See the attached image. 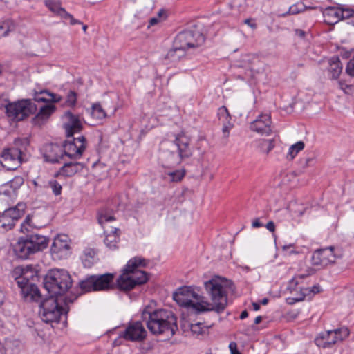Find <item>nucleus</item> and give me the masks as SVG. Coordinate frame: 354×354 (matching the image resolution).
Returning <instances> with one entry per match:
<instances>
[{"mask_svg":"<svg viewBox=\"0 0 354 354\" xmlns=\"http://www.w3.org/2000/svg\"><path fill=\"white\" fill-rule=\"evenodd\" d=\"M230 281L216 276L204 283L205 289L210 298L207 301L192 287L179 288L173 295L174 299L183 307L192 308L197 312L214 311L221 313L227 306V290Z\"/></svg>","mask_w":354,"mask_h":354,"instance_id":"nucleus-1","label":"nucleus"},{"mask_svg":"<svg viewBox=\"0 0 354 354\" xmlns=\"http://www.w3.org/2000/svg\"><path fill=\"white\" fill-rule=\"evenodd\" d=\"M142 319L149 331L154 335L167 334L172 336L178 330L177 318L169 310H152L151 307L147 306L142 313Z\"/></svg>","mask_w":354,"mask_h":354,"instance_id":"nucleus-2","label":"nucleus"},{"mask_svg":"<svg viewBox=\"0 0 354 354\" xmlns=\"http://www.w3.org/2000/svg\"><path fill=\"white\" fill-rule=\"evenodd\" d=\"M87 147V142L84 136H81L72 140H67L62 146L57 144H50L46 146L44 158L47 162L55 163L64 159L65 156L72 160L80 159Z\"/></svg>","mask_w":354,"mask_h":354,"instance_id":"nucleus-3","label":"nucleus"},{"mask_svg":"<svg viewBox=\"0 0 354 354\" xmlns=\"http://www.w3.org/2000/svg\"><path fill=\"white\" fill-rule=\"evenodd\" d=\"M147 264V260L140 257L129 259L116 281L118 288L127 291L145 283L149 279L147 273L140 268L145 267Z\"/></svg>","mask_w":354,"mask_h":354,"instance_id":"nucleus-4","label":"nucleus"},{"mask_svg":"<svg viewBox=\"0 0 354 354\" xmlns=\"http://www.w3.org/2000/svg\"><path fill=\"white\" fill-rule=\"evenodd\" d=\"M29 145L27 138H17L13 145L4 149L1 157L2 165L8 170H15L26 161L25 151Z\"/></svg>","mask_w":354,"mask_h":354,"instance_id":"nucleus-5","label":"nucleus"},{"mask_svg":"<svg viewBox=\"0 0 354 354\" xmlns=\"http://www.w3.org/2000/svg\"><path fill=\"white\" fill-rule=\"evenodd\" d=\"M69 273L64 270H53L44 279V286L50 296L57 297L65 294L72 286Z\"/></svg>","mask_w":354,"mask_h":354,"instance_id":"nucleus-6","label":"nucleus"},{"mask_svg":"<svg viewBox=\"0 0 354 354\" xmlns=\"http://www.w3.org/2000/svg\"><path fill=\"white\" fill-rule=\"evenodd\" d=\"M49 240L44 236L31 234L26 238H21L14 245V252L18 258L26 259L30 254L46 248Z\"/></svg>","mask_w":354,"mask_h":354,"instance_id":"nucleus-7","label":"nucleus"},{"mask_svg":"<svg viewBox=\"0 0 354 354\" xmlns=\"http://www.w3.org/2000/svg\"><path fill=\"white\" fill-rule=\"evenodd\" d=\"M205 36L198 30H185L180 32L175 39V48L170 50L167 57L174 58V55L178 50H186L192 48L201 46L205 42Z\"/></svg>","mask_w":354,"mask_h":354,"instance_id":"nucleus-8","label":"nucleus"},{"mask_svg":"<svg viewBox=\"0 0 354 354\" xmlns=\"http://www.w3.org/2000/svg\"><path fill=\"white\" fill-rule=\"evenodd\" d=\"M174 144L176 147V151L163 153V158L169 165H178L185 158H188L192 155V151L189 147L190 138L185 132L181 131L174 135Z\"/></svg>","mask_w":354,"mask_h":354,"instance_id":"nucleus-9","label":"nucleus"},{"mask_svg":"<svg viewBox=\"0 0 354 354\" xmlns=\"http://www.w3.org/2000/svg\"><path fill=\"white\" fill-rule=\"evenodd\" d=\"M39 316L46 323L58 322L62 315L67 310L59 304L57 297L50 296L40 304Z\"/></svg>","mask_w":354,"mask_h":354,"instance_id":"nucleus-10","label":"nucleus"},{"mask_svg":"<svg viewBox=\"0 0 354 354\" xmlns=\"http://www.w3.org/2000/svg\"><path fill=\"white\" fill-rule=\"evenodd\" d=\"M8 118L13 120L21 121L36 112L37 106L31 100H21L10 102L5 106Z\"/></svg>","mask_w":354,"mask_h":354,"instance_id":"nucleus-11","label":"nucleus"},{"mask_svg":"<svg viewBox=\"0 0 354 354\" xmlns=\"http://www.w3.org/2000/svg\"><path fill=\"white\" fill-rule=\"evenodd\" d=\"M114 277L111 273L91 275L82 281L80 286L85 292L108 290L113 288Z\"/></svg>","mask_w":354,"mask_h":354,"instance_id":"nucleus-12","label":"nucleus"},{"mask_svg":"<svg viewBox=\"0 0 354 354\" xmlns=\"http://www.w3.org/2000/svg\"><path fill=\"white\" fill-rule=\"evenodd\" d=\"M310 274H298L294 277L289 282V288L292 292H295V297L292 299L295 301H301L308 297L309 299L316 293L320 292V287L318 285L313 286L311 288L301 286L303 281L308 278Z\"/></svg>","mask_w":354,"mask_h":354,"instance_id":"nucleus-13","label":"nucleus"},{"mask_svg":"<svg viewBox=\"0 0 354 354\" xmlns=\"http://www.w3.org/2000/svg\"><path fill=\"white\" fill-rule=\"evenodd\" d=\"M349 333L350 332L348 328L341 327L322 333L315 339V342L317 346L323 348H328L347 338Z\"/></svg>","mask_w":354,"mask_h":354,"instance_id":"nucleus-14","label":"nucleus"},{"mask_svg":"<svg viewBox=\"0 0 354 354\" xmlns=\"http://www.w3.org/2000/svg\"><path fill=\"white\" fill-rule=\"evenodd\" d=\"M25 208L24 203H18L15 207L6 209L0 215V227L6 230L12 229L16 221L23 216Z\"/></svg>","mask_w":354,"mask_h":354,"instance_id":"nucleus-15","label":"nucleus"},{"mask_svg":"<svg viewBox=\"0 0 354 354\" xmlns=\"http://www.w3.org/2000/svg\"><path fill=\"white\" fill-rule=\"evenodd\" d=\"M71 239L66 234H58L55 237L50 248L54 259H66L70 254Z\"/></svg>","mask_w":354,"mask_h":354,"instance_id":"nucleus-16","label":"nucleus"},{"mask_svg":"<svg viewBox=\"0 0 354 354\" xmlns=\"http://www.w3.org/2000/svg\"><path fill=\"white\" fill-rule=\"evenodd\" d=\"M13 275L17 285L35 283V281H38L37 271L32 265L16 267L14 269Z\"/></svg>","mask_w":354,"mask_h":354,"instance_id":"nucleus-17","label":"nucleus"},{"mask_svg":"<svg viewBox=\"0 0 354 354\" xmlns=\"http://www.w3.org/2000/svg\"><path fill=\"white\" fill-rule=\"evenodd\" d=\"M338 257L334 253V248L329 247L316 250L312 256V263L315 266H326L334 263Z\"/></svg>","mask_w":354,"mask_h":354,"instance_id":"nucleus-18","label":"nucleus"},{"mask_svg":"<svg viewBox=\"0 0 354 354\" xmlns=\"http://www.w3.org/2000/svg\"><path fill=\"white\" fill-rule=\"evenodd\" d=\"M272 121L270 114L259 115L255 120L250 123V129L261 136H268L272 133Z\"/></svg>","mask_w":354,"mask_h":354,"instance_id":"nucleus-19","label":"nucleus"},{"mask_svg":"<svg viewBox=\"0 0 354 354\" xmlns=\"http://www.w3.org/2000/svg\"><path fill=\"white\" fill-rule=\"evenodd\" d=\"M63 118L64 119V128L66 131L67 140H72L73 135L82 131L83 126L79 117L73 114L71 111H66Z\"/></svg>","mask_w":354,"mask_h":354,"instance_id":"nucleus-20","label":"nucleus"},{"mask_svg":"<svg viewBox=\"0 0 354 354\" xmlns=\"http://www.w3.org/2000/svg\"><path fill=\"white\" fill-rule=\"evenodd\" d=\"M120 336L126 340L140 342L146 337L147 331L140 322H136L130 324Z\"/></svg>","mask_w":354,"mask_h":354,"instance_id":"nucleus-21","label":"nucleus"},{"mask_svg":"<svg viewBox=\"0 0 354 354\" xmlns=\"http://www.w3.org/2000/svg\"><path fill=\"white\" fill-rule=\"evenodd\" d=\"M84 167V165L77 161H71L65 162L59 170L55 174V177L63 176L65 177H71L76 173L81 171Z\"/></svg>","mask_w":354,"mask_h":354,"instance_id":"nucleus-22","label":"nucleus"},{"mask_svg":"<svg viewBox=\"0 0 354 354\" xmlns=\"http://www.w3.org/2000/svg\"><path fill=\"white\" fill-rule=\"evenodd\" d=\"M23 297L28 301H38L41 298L40 292L35 283L18 285Z\"/></svg>","mask_w":354,"mask_h":354,"instance_id":"nucleus-23","label":"nucleus"},{"mask_svg":"<svg viewBox=\"0 0 354 354\" xmlns=\"http://www.w3.org/2000/svg\"><path fill=\"white\" fill-rule=\"evenodd\" d=\"M55 111V105L52 104H45L39 108V112L33 118L35 124L42 125Z\"/></svg>","mask_w":354,"mask_h":354,"instance_id":"nucleus-24","label":"nucleus"},{"mask_svg":"<svg viewBox=\"0 0 354 354\" xmlns=\"http://www.w3.org/2000/svg\"><path fill=\"white\" fill-rule=\"evenodd\" d=\"M105 239L104 243L110 250H115L118 248L120 240V230L114 227L111 230L104 229Z\"/></svg>","mask_w":354,"mask_h":354,"instance_id":"nucleus-25","label":"nucleus"},{"mask_svg":"<svg viewBox=\"0 0 354 354\" xmlns=\"http://www.w3.org/2000/svg\"><path fill=\"white\" fill-rule=\"evenodd\" d=\"M342 71V65L338 57H333L329 60L328 72L333 79H337Z\"/></svg>","mask_w":354,"mask_h":354,"instance_id":"nucleus-26","label":"nucleus"},{"mask_svg":"<svg viewBox=\"0 0 354 354\" xmlns=\"http://www.w3.org/2000/svg\"><path fill=\"white\" fill-rule=\"evenodd\" d=\"M62 100L60 95L50 93L47 91H42L39 94L35 95L34 100L37 102H44L50 101L53 102H59Z\"/></svg>","mask_w":354,"mask_h":354,"instance_id":"nucleus-27","label":"nucleus"},{"mask_svg":"<svg viewBox=\"0 0 354 354\" xmlns=\"http://www.w3.org/2000/svg\"><path fill=\"white\" fill-rule=\"evenodd\" d=\"M91 117L97 121H102L107 117V113L100 103H94L91 106Z\"/></svg>","mask_w":354,"mask_h":354,"instance_id":"nucleus-28","label":"nucleus"},{"mask_svg":"<svg viewBox=\"0 0 354 354\" xmlns=\"http://www.w3.org/2000/svg\"><path fill=\"white\" fill-rule=\"evenodd\" d=\"M326 16L333 17V20L328 21L330 24H336L339 20L344 19V10L339 8H328L326 11Z\"/></svg>","mask_w":354,"mask_h":354,"instance_id":"nucleus-29","label":"nucleus"},{"mask_svg":"<svg viewBox=\"0 0 354 354\" xmlns=\"http://www.w3.org/2000/svg\"><path fill=\"white\" fill-rule=\"evenodd\" d=\"M115 220L113 214L106 209H101L98 213V222L104 228L106 229V225L112 221Z\"/></svg>","mask_w":354,"mask_h":354,"instance_id":"nucleus-30","label":"nucleus"},{"mask_svg":"<svg viewBox=\"0 0 354 354\" xmlns=\"http://www.w3.org/2000/svg\"><path fill=\"white\" fill-rule=\"evenodd\" d=\"M273 140H261L258 144V149L262 153L268 154L274 148Z\"/></svg>","mask_w":354,"mask_h":354,"instance_id":"nucleus-31","label":"nucleus"},{"mask_svg":"<svg viewBox=\"0 0 354 354\" xmlns=\"http://www.w3.org/2000/svg\"><path fill=\"white\" fill-rule=\"evenodd\" d=\"M304 148V143L302 141H299L297 143L290 146L288 149L287 158L289 160H292L297 154Z\"/></svg>","mask_w":354,"mask_h":354,"instance_id":"nucleus-32","label":"nucleus"},{"mask_svg":"<svg viewBox=\"0 0 354 354\" xmlns=\"http://www.w3.org/2000/svg\"><path fill=\"white\" fill-rule=\"evenodd\" d=\"M45 3L50 11L57 15L62 16L64 15V14H66V10L64 8H62L58 3L55 1H46Z\"/></svg>","mask_w":354,"mask_h":354,"instance_id":"nucleus-33","label":"nucleus"},{"mask_svg":"<svg viewBox=\"0 0 354 354\" xmlns=\"http://www.w3.org/2000/svg\"><path fill=\"white\" fill-rule=\"evenodd\" d=\"M15 29V24L12 21L7 20L0 24V38L8 35L9 32Z\"/></svg>","mask_w":354,"mask_h":354,"instance_id":"nucleus-34","label":"nucleus"},{"mask_svg":"<svg viewBox=\"0 0 354 354\" xmlns=\"http://www.w3.org/2000/svg\"><path fill=\"white\" fill-rule=\"evenodd\" d=\"M190 330L193 335L198 336L205 333L207 331V328L205 327L202 323L197 322L190 325Z\"/></svg>","mask_w":354,"mask_h":354,"instance_id":"nucleus-35","label":"nucleus"},{"mask_svg":"<svg viewBox=\"0 0 354 354\" xmlns=\"http://www.w3.org/2000/svg\"><path fill=\"white\" fill-rule=\"evenodd\" d=\"M77 103V93L73 91H70L66 95L65 104L69 107H74Z\"/></svg>","mask_w":354,"mask_h":354,"instance_id":"nucleus-36","label":"nucleus"},{"mask_svg":"<svg viewBox=\"0 0 354 354\" xmlns=\"http://www.w3.org/2000/svg\"><path fill=\"white\" fill-rule=\"evenodd\" d=\"M218 115L220 120H222L223 122H230L231 116L227 109L225 106H221L218 109Z\"/></svg>","mask_w":354,"mask_h":354,"instance_id":"nucleus-37","label":"nucleus"},{"mask_svg":"<svg viewBox=\"0 0 354 354\" xmlns=\"http://www.w3.org/2000/svg\"><path fill=\"white\" fill-rule=\"evenodd\" d=\"M49 187L51 188L53 193L55 196H59L62 193V185L55 180H50L48 183Z\"/></svg>","mask_w":354,"mask_h":354,"instance_id":"nucleus-38","label":"nucleus"},{"mask_svg":"<svg viewBox=\"0 0 354 354\" xmlns=\"http://www.w3.org/2000/svg\"><path fill=\"white\" fill-rule=\"evenodd\" d=\"M339 88L342 90L346 94L351 95L354 91V86L352 84H348L344 81L338 82Z\"/></svg>","mask_w":354,"mask_h":354,"instance_id":"nucleus-39","label":"nucleus"},{"mask_svg":"<svg viewBox=\"0 0 354 354\" xmlns=\"http://www.w3.org/2000/svg\"><path fill=\"white\" fill-rule=\"evenodd\" d=\"M168 175L171 177V181L178 182L183 179L185 176V171L183 170H176L168 173Z\"/></svg>","mask_w":354,"mask_h":354,"instance_id":"nucleus-40","label":"nucleus"},{"mask_svg":"<svg viewBox=\"0 0 354 354\" xmlns=\"http://www.w3.org/2000/svg\"><path fill=\"white\" fill-rule=\"evenodd\" d=\"M24 184V178L20 176H15L11 181V187L17 189Z\"/></svg>","mask_w":354,"mask_h":354,"instance_id":"nucleus-41","label":"nucleus"},{"mask_svg":"<svg viewBox=\"0 0 354 354\" xmlns=\"http://www.w3.org/2000/svg\"><path fill=\"white\" fill-rule=\"evenodd\" d=\"M346 71L349 75L354 76V57L348 62Z\"/></svg>","mask_w":354,"mask_h":354,"instance_id":"nucleus-42","label":"nucleus"},{"mask_svg":"<svg viewBox=\"0 0 354 354\" xmlns=\"http://www.w3.org/2000/svg\"><path fill=\"white\" fill-rule=\"evenodd\" d=\"M233 125L230 122H223L222 127V131L224 134V137L227 138L229 136L230 130L232 128Z\"/></svg>","mask_w":354,"mask_h":354,"instance_id":"nucleus-43","label":"nucleus"},{"mask_svg":"<svg viewBox=\"0 0 354 354\" xmlns=\"http://www.w3.org/2000/svg\"><path fill=\"white\" fill-rule=\"evenodd\" d=\"M88 254H89L91 257H85V259H84V264L86 266H90L91 264L93 263V260L94 258L93 255H95V252L93 250H90Z\"/></svg>","mask_w":354,"mask_h":354,"instance_id":"nucleus-44","label":"nucleus"},{"mask_svg":"<svg viewBox=\"0 0 354 354\" xmlns=\"http://www.w3.org/2000/svg\"><path fill=\"white\" fill-rule=\"evenodd\" d=\"M229 348L230 350L231 354H241V353L237 349V344L236 342H230Z\"/></svg>","mask_w":354,"mask_h":354,"instance_id":"nucleus-45","label":"nucleus"},{"mask_svg":"<svg viewBox=\"0 0 354 354\" xmlns=\"http://www.w3.org/2000/svg\"><path fill=\"white\" fill-rule=\"evenodd\" d=\"M244 24H247L248 26H249L252 29H255L257 28L256 23L252 22V19H245L244 20Z\"/></svg>","mask_w":354,"mask_h":354,"instance_id":"nucleus-46","label":"nucleus"},{"mask_svg":"<svg viewBox=\"0 0 354 354\" xmlns=\"http://www.w3.org/2000/svg\"><path fill=\"white\" fill-rule=\"evenodd\" d=\"M266 227L271 232H274L275 231V225L273 221L268 222Z\"/></svg>","mask_w":354,"mask_h":354,"instance_id":"nucleus-47","label":"nucleus"},{"mask_svg":"<svg viewBox=\"0 0 354 354\" xmlns=\"http://www.w3.org/2000/svg\"><path fill=\"white\" fill-rule=\"evenodd\" d=\"M252 226L254 228H258L263 226V224L259 221V218H256L252 221Z\"/></svg>","mask_w":354,"mask_h":354,"instance_id":"nucleus-48","label":"nucleus"},{"mask_svg":"<svg viewBox=\"0 0 354 354\" xmlns=\"http://www.w3.org/2000/svg\"><path fill=\"white\" fill-rule=\"evenodd\" d=\"M354 12L352 10H344V19L351 17L353 15Z\"/></svg>","mask_w":354,"mask_h":354,"instance_id":"nucleus-49","label":"nucleus"},{"mask_svg":"<svg viewBox=\"0 0 354 354\" xmlns=\"http://www.w3.org/2000/svg\"><path fill=\"white\" fill-rule=\"evenodd\" d=\"M289 14L295 15L299 12V10L296 8L295 6H290L289 10L288 12Z\"/></svg>","mask_w":354,"mask_h":354,"instance_id":"nucleus-50","label":"nucleus"},{"mask_svg":"<svg viewBox=\"0 0 354 354\" xmlns=\"http://www.w3.org/2000/svg\"><path fill=\"white\" fill-rule=\"evenodd\" d=\"M158 22V19L153 17L149 20V25L153 26V25L156 24Z\"/></svg>","mask_w":354,"mask_h":354,"instance_id":"nucleus-51","label":"nucleus"},{"mask_svg":"<svg viewBox=\"0 0 354 354\" xmlns=\"http://www.w3.org/2000/svg\"><path fill=\"white\" fill-rule=\"evenodd\" d=\"M248 316V313L246 310H243L241 313V315H240V319H243L245 318H246Z\"/></svg>","mask_w":354,"mask_h":354,"instance_id":"nucleus-52","label":"nucleus"},{"mask_svg":"<svg viewBox=\"0 0 354 354\" xmlns=\"http://www.w3.org/2000/svg\"><path fill=\"white\" fill-rule=\"evenodd\" d=\"M4 298H5L4 293L3 292V291H1L0 290V306L3 303Z\"/></svg>","mask_w":354,"mask_h":354,"instance_id":"nucleus-53","label":"nucleus"},{"mask_svg":"<svg viewBox=\"0 0 354 354\" xmlns=\"http://www.w3.org/2000/svg\"><path fill=\"white\" fill-rule=\"evenodd\" d=\"M252 306L254 310L257 311L260 309V305L258 303L254 302L252 303Z\"/></svg>","mask_w":354,"mask_h":354,"instance_id":"nucleus-54","label":"nucleus"},{"mask_svg":"<svg viewBox=\"0 0 354 354\" xmlns=\"http://www.w3.org/2000/svg\"><path fill=\"white\" fill-rule=\"evenodd\" d=\"M262 320V317L261 316H257L255 319H254V324H259Z\"/></svg>","mask_w":354,"mask_h":354,"instance_id":"nucleus-55","label":"nucleus"},{"mask_svg":"<svg viewBox=\"0 0 354 354\" xmlns=\"http://www.w3.org/2000/svg\"><path fill=\"white\" fill-rule=\"evenodd\" d=\"M65 15H67L68 17H70V18L71 19V23L72 24H76V23H77V22H78L77 20H75V19L73 18V17H72L71 15L68 14L67 12H66V14H65Z\"/></svg>","mask_w":354,"mask_h":354,"instance_id":"nucleus-56","label":"nucleus"},{"mask_svg":"<svg viewBox=\"0 0 354 354\" xmlns=\"http://www.w3.org/2000/svg\"><path fill=\"white\" fill-rule=\"evenodd\" d=\"M30 219H31V218H30V215H28V216H26V218L25 221H24V223H26V224H28V225H30Z\"/></svg>","mask_w":354,"mask_h":354,"instance_id":"nucleus-57","label":"nucleus"},{"mask_svg":"<svg viewBox=\"0 0 354 354\" xmlns=\"http://www.w3.org/2000/svg\"><path fill=\"white\" fill-rule=\"evenodd\" d=\"M297 33L300 36V37H304V32L301 30H297Z\"/></svg>","mask_w":354,"mask_h":354,"instance_id":"nucleus-58","label":"nucleus"},{"mask_svg":"<svg viewBox=\"0 0 354 354\" xmlns=\"http://www.w3.org/2000/svg\"><path fill=\"white\" fill-rule=\"evenodd\" d=\"M268 302V299L267 298H264L261 301V304L263 305H266Z\"/></svg>","mask_w":354,"mask_h":354,"instance_id":"nucleus-59","label":"nucleus"},{"mask_svg":"<svg viewBox=\"0 0 354 354\" xmlns=\"http://www.w3.org/2000/svg\"><path fill=\"white\" fill-rule=\"evenodd\" d=\"M292 245H284L283 246V250L286 251L288 248H292Z\"/></svg>","mask_w":354,"mask_h":354,"instance_id":"nucleus-60","label":"nucleus"},{"mask_svg":"<svg viewBox=\"0 0 354 354\" xmlns=\"http://www.w3.org/2000/svg\"><path fill=\"white\" fill-rule=\"evenodd\" d=\"M295 213H297L299 216H302L304 214V210H299L298 212L294 211Z\"/></svg>","mask_w":354,"mask_h":354,"instance_id":"nucleus-61","label":"nucleus"},{"mask_svg":"<svg viewBox=\"0 0 354 354\" xmlns=\"http://www.w3.org/2000/svg\"><path fill=\"white\" fill-rule=\"evenodd\" d=\"M86 28H87V26H83V30L85 31V30H86Z\"/></svg>","mask_w":354,"mask_h":354,"instance_id":"nucleus-62","label":"nucleus"},{"mask_svg":"<svg viewBox=\"0 0 354 354\" xmlns=\"http://www.w3.org/2000/svg\"><path fill=\"white\" fill-rule=\"evenodd\" d=\"M289 254H292V253H296L294 250H291L290 252H288Z\"/></svg>","mask_w":354,"mask_h":354,"instance_id":"nucleus-63","label":"nucleus"}]
</instances>
